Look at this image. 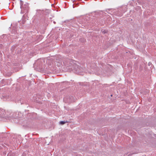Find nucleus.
Listing matches in <instances>:
<instances>
[{
    "instance_id": "1",
    "label": "nucleus",
    "mask_w": 156,
    "mask_h": 156,
    "mask_svg": "<svg viewBox=\"0 0 156 156\" xmlns=\"http://www.w3.org/2000/svg\"><path fill=\"white\" fill-rule=\"evenodd\" d=\"M19 3H20V8H22V5L23 4V2L22 1H19Z\"/></svg>"
},
{
    "instance_id": "2",
    "label": "nucleus",
    "mask_w": 156,
    "mask_h": 156,
    "mask_svg": "<svg viewBox=\"0 0 156 156\" xmlns=\"http://www.w3.org/2000/svg\"><path fill=\"white\" fill-rule=\"evenodd\" d=\"M66 122H64V121H61L60 122V124L61 125H63V124H64Z\"/></svg>"
},
{
    "instance_id": "3",
    "label": "nucleus",
    "mask_w": 156,
    "mask_h": 156,
    "mask_svg": "<svg viewBox=\"0 0 156 156\" xmlns=\"http://www.w3.org/2000/svg\"><path fill=\"white\" fill-rule=\"evenodd\" d=\"M108 31L107 30H104L102 31V33L103 34H105L108 33Z\"/></svg>"
}]
</instances>
